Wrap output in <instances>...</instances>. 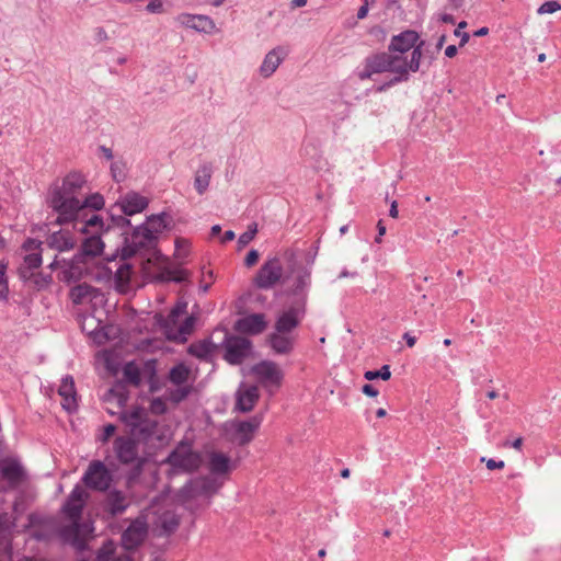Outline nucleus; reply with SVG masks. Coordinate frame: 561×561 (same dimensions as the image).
Listing matches in <instances>:
<instances>
[{
  "label": "nucleus",
  "mask_w": 561,
  "mask_h": 561,
  "mask_svg": "<svg viewBox=\"0 0 561 561\" xmlns=\"http://www.w3.org/2000/svg\"><path fill=\"white\" fill-rule=\"evenodd\" d=\"M85 185L87 180L79 172H70L64 179L51 184L47 204L57 214L58 224L81 220L82 191Z\"/></svg>",
  "instance_id": "1"
},
{
  "label": "nucleus",
  "mask_w": 561,
  "mask_h": 561,
  "mask_svg": "<svg viewBox=\"0 0 561 561\" xmlns=\"http://www.w3.org/2000/svg\"><path fill=\"white\" fill-rule=\"evenodd\" d=\"M127 399V392L123 387L110 389L104 397V402L113 405V408L106 407V411L112 415L118 414L119 420L130 428L133 435H139L146 438L151 434L156 424L148 419V413L144 408L133 407L129 410H123Z\"/></svg>",
  "instance_id": "2"
},
{
  "label": "nucleus",
  "mask_w": 561,
  "mask_h": 561,
  "mask_svg": "<svg viewBox=\"0 0 561 561\" xmlns=\"http://www.w3.org/2000/svg\"><path fill=\"white\" fill-rule=\"evenodd\" d=\"M73 229L84 237L81 244L83 256L94 257L103 252L104 243L101 236L104 232V222L99 215L91 213L89 218L77 220Z\"/></svg>",
  "instance_id": "3"
},
{
  "label": "nucleus",
  "mask_w": 561,
  "mask_h": 561,
  "mask_svg": "<svg viewBox=\"0 0 561 561\" xmlns=\"http://www.w3.org/2000/svg\"><path fill=\"white\" fill-rule=\"evenodd\" d=\"M187 302L179 301L163 322L167 337L173 341H184L193 332L195 318L186 316Z\"/></svg>",
  "instance_id": "4"
},
{
  "label": "nucleus",
  "mask_w": 561,
  "mask_h": 561,
  "mask_svg": "<svg viewBox=\"0 0 561 561\" xmlns=\"http://www.w3.org/2000/svg\"><path fill=\"white\" fill-rule=\"evenodd\" d=\"M421 58L422 44L416 46L409 55L388 53V72L396 75L388 85L408 80L409 72H416L420 69Z\"/></svg>",
  "instance_id": "5"
},
{
  "label": "nucleus",
  "mask_w": 561,
  "mask_h": 561,
  "mask_svg": "<svg viewBox=\"0 0 561 561\" xmlns=\"http://www.w3.org/2000/svg\"><path fill=\"white\" fill-rule=\"evenodd\" d=\"M88 499V491L81 485H76L62 506L64 514L71 523L70 531L73 536L79 533V522Z\"/></svg>",
  "instance_id": "6"
},
{
  "label": "nucleus",
  "mask_w": 561,
  "mask_h": 561,
  "mask_svg": "<svg viewBox=\"0 0 561 561\" xmlns=\"http://www.w3.org/2000/svg\"><path fill=\"white\" fill-rule=\"evenodd\" d=\"M307 295L304 294L282 311L275 322L278 333H289L299 325L306 314Z\"/></svg>",
  "instance_id": "7"
},
{
  "label": "nucleus",
  "mask_w": 561,
  "mask_h": 561,
  "mask_svg": "<svg viewBox=\"0 0 561 561\" xmlns=\"http://www.w3.org/2000/svg\"><path fill=\"white\" fill-rule=\"evenodd\" d=\"M167 462L175 469L191 472L201 467L202 457L190 444L180 443L169 455Z\"/></svg>",
  "instance_id": "8"
},
{
  "label": "nucleus",
  "mask_w": 561,
  "mask_h": 561,
  "mask_svg": "<svg viewBox=\"0 0 561 561\" xmlns=\"http://www.w3.org/2000/svg\"><path fill=\"white\" fill-rule=\"evenodd\" d=\"M284 275L282 261L274 256L267 259L253 278L254 285L260 289H271L278 285Z\"/></svg>",
  "instance_id": "9"
},
{
  "label": "nucleus",
  "mask_w": 561,
  "mask_h": 561,
  "mask_svg": "<svg viewBox=\"0 0 561 561\" xmlns=\"http://www.w3.org/2000/svg\"><path fill=\"white\" fill-rule=\"evenodd\" d=\"M112 480V472L101 460L91 461L82 477L84 485L96 491L107 490Z\"/></svg>",
  "instance_id": "10"
},
{
  "label": "nucleus",
  "mask_w": 561,
  "mask_h": 561,
  "mask_svg": "<svg viewBox=\"0 0 561 561\" xmlns=\"http://www.w3.org/2000/svg\"><path fill=\"white\" fill-rule=\"evenodd\" d=\"M260 383L271 393L277 390L283 381V371L276 363L263 360L252 368Z\"/></svg>",
  "instance_id": "11"
},
{
  "label": "nucleus",
  "mask_w": 561,
  "mask_h": 561,
  "mask_svg": "<svg viewBox=\"0 0 561 561\" xmlns=\"http://www.w3.org/2000/svg\"><path fill=\"white\" fill-rule=\"evenodd\" d=\"M113 449L116 458L125 465L135 463L140 467L142 459L139 456L138 444L135 439L126 436L115 438Z\"/></svg>",
  "instance_id": "12"
},
{
  "label": "nucleus",
  "mask_w": 561,
  "mask_h": 561,
  "mask_svg": "<svg viewBox=\"0 0 561 561\" xmlns=\"http://www.w3.org/2000/svg\"><path fill=\"white\" fill-rule=\"evenodd\" d=\"M23 250L25 255L20 274L23 278H30L42 264L41 242L30 239L23 244Z\"/></svg>",
  "instance_id": "13"
},
{
  "label": "nucleus",
  "mask_w": 561,
  "mask_h": 561,
  "mask_svg": "<svg viewBox=\"0 0 561 561\" xmlns=\"http://www.w3.org/2000/svg\"><path fill=\"white\" fill-rule=\"evenodd\" d=\"M225 358L230 364H241L250 354L251 342L242 336H228L225 342Z\"/></svg>",
  "instance_id": "14"
},
{
  "label": "nucleus",
  "mask_w": 561,
  "mask_h": 561,
  "mask_svg": "<svg viewBox=\"0 0 561 561\" xmlns=\"http://www.w3.org/2000/svg\"><path fill=\"white\" fill-rule=\"evenodd\" d=\"M156 238L150 233V230L144 228L142 225L137 227L131 236L126 239V245L123 249V259L134 255L141 249L152 247Z\"/></svg>",
  "instance_id": "15"
},
{
  "label": "nucleus",
  "mask_w": 561,
  "mask_h": 561,
  "mask_svg": "<svg viewBox=\"0 0 561 561\" xmlns=\"http://www.w3.org/2000/svg\"><path fill=\"white\" fill-rule=\"evenodd\" d=\"M422 44V47L424 46V41L420 39V35L417 32L412 30H407L398 35H394L391 38V43L389 46V50L392 53H399L408 55V53L419 45Z\"/></svg>",
  "instance_id": "16"
},
{
  "label": "nucleus",
  "mask_w": 561,
  "mask_h": 561,
  "mask_svg": "<svg viewBox=\"0 0 561 561\" xmlns=\"http://www.w3.org/2000/svg\"><path fill=\"white\" fill-rule=\"evenodd\" d=\"M388 53H380L368 56L363 65V68L358 70V78L360 80L370 79L374 75L388 72Z\"/></svg>",
  "instance_id": "17"
},
{
  "label": "nucleus",
  "mask_w": 561,
  "mask_h": 561,
  "mask_svg": "<svg viewBox=\"0 0 561 561\" xmlns=\"http://www.w3.org/2000/svg\"><path fill=\"white\" fill-rule=\"evenodd\" d=\"M116 206H118L126 216H133L147 208L148 199L139 193L131 191L121 196Z\"/></svg>",
  "instance_id": "18"
},
{
  "label": "nucleus",
  "mask_w": 561,
  "mask_h": 561,
  "mask_svg": "<svg viewBox=\"0 0 561 561\" xmlns=\"http://www.w3.org/2000/svg\"><path fill=\"white\" fill-rule=\"evenodd\" d=\"M147 535V525L144 520H134L122 536V543L125 549L131 550L139 546Z\"/></svg>",
  "instance_id": "19"
},
{
  "label": "nucleus",
  "mask_w": 561,
  "mask_h": 561,
  "mask_svg": "<svg viewBox=\"0 0 561 561\" xmlns=\"http://www.w3.org/2000/svg\"><path fill=\"white\" fill-rule=\"evenodd\" d=\"M176 22L182 26L208 34L213 33L216 27L214 21L206 15H193L183 13L178 15Z\"/></svg>",
  "instance_id": "20"
},
{
  "label": "nucleus",
  "mask_w": 561,
  "mask_h": 561,
  "mask_svg": "<svg viewBox=\"0 0 561 561\" xmlns=\"http://www.w3.org/2000/svg\"><path fill=\"white\" fill-rule=\"evenodd\" d=\"M262 423L261 416H253L249 421L238 422L234 424V440L239 445H245L250 443L257 428Z\"/></svg>",
  "instance_id": "21"
},
{
  "label": "nucleus",
  "mask_w": 561,
  "mask_h": 561,
  "mask_svg": "<svg viewBox=\"0 0 561 561\" xmlns=\"http://www.w3.org/2000/svg\"><path fill=\"white\" fill-rule=\"evenodd\" d=\"M267 327L265 316L263 313H252L241 318L236 323V329L239 332L248 334H259Z\"/></svg>",
  "instance_id": "22"
},
{
  "label": "nucleus",
  "mask_w": 561,
  "mask_h": 561,
  "mask_svg": "<svg viewBox=\"0 0 561 561\" xmlns=\"http://www.w3.org/2000/svg\"><path fill=\"white\" fill-rule=\"evenodd\" d=\"M70 297L73 304L82 305L92 301H102L103 295L102 293L87 284H80L73 287L70 291Z\"/></svg>",
  "instance_id": "23"
},
{
  "label": "nucleus",
  "mask_w": 561,
  "mask_h": 561,
  "mask_svg": "<svg viewBox=\"0 0 561 561\" xmlns=\"http://www.w3.org/2000/svg\"><path fill=\"white\" fill-rule=\"evenodd\" d=\"M58 394L62 399L61 405L64 409H66L67 411H73L77 409V391L73 378L71 376H66L65 378H62L58 389Z\"/></svg>",
  "instance_id": "24"
},
{
  "label": "nucleus",
  "mask_w": 561,
  "mask_h": 561,
  "mask_svg": "<svg viewBox=\"0 0 561 561\" xmlns=\"http://www.w3.org/2000/svg\"><path fill=\"white\" fill-rule=\"evenodd\" d=\"M287 55V50L284 47H276L272 50H270L265 57L264 60L260 67V73L263 78L271 77L280 62L284 60V58Z\"/></svg>",
  "instance_id": "25"
},
{
  "label": "nucleus",
  "mask_w": 561,
  "mask_h": 561,
  "mask_svg": "<svg viewBox=\"0 0 561 561\" xmlns=\"http://www.w3.org/2000/svg\"><path fill=\"white\" fill-rule=\"evenodd\" d=\"M1 476L11 486H16L24 480L25 471L19 461L9 459L2 463Z\"/></svg>",
  "instance_id": "26"
},
{
  "label": "nucleus",
  "mask_w": 561,
  "mask_h": 561,
  "mask_svg": "<svg viewBox=\"0 0 561 561\" xmlns=\"http://www.w3.org/2000/svg\"><path fill=\"white\" fill-rule=\"evenodd\" d=\"M128 505L129 501L122 491L113 490L108 492L105 507L111 515L115 516L124 513Z\"/></svg>",
  "instance_id": "27"
},
{
  "label": "nucleus",
  "mask_w": 561,
  "mask_h": 561,
  "mask_svg": "<svg viewBox=\"0 0 561 561\" xmlns=\"http://www.w3.org/2000/svg\"><path fill=\"white\" fill-rule=\"evenodd\" d=\"M47 243L51 249L68 251L75 247L76 241L68 231L60 230L50 234Z\"/></svg>",
  "instance_id": "28"
},
{
  "label": "nucleus",
  "mask_w": 561,
  "mask_h": 561,
  "mask_svg": "<svg viewBox=\"0 0 561 561\" xmlns=\"http://www.w3.org/2000/svg\"><path fill=\"white\" fill-rule=\"evenodd\" d=\"M211 174L213 168L208 163L202 164L197 169L194 178V187L199 195H203L207 191L210 183Z\"/></svg>",
  "instance_id": "29"
},
{
  "label": "nucleus",
  "mask_w": 561,
  "mask_h": 561,
  "mask_svg": "<svg viewBox=\"0 0 561 561\" xmlns=\"http://www.w3.org/2000/svg\"><path fill=\"white\" fill-rule=\"evenodd\" d=\"M259 400V389L255 386L245 388L239 392L238 407L242 412L251 411Z\"/></svg>",
  "instance_id": "30"
},
{
  "label": "nucleus",
  "mask_w": 561,
  "mask_h": 561,
  "mask_svg": "<svg viewBox=\"0 0 561 561\" xmlns=\"http://www.w3.org/2000/svg\"><path fill=\"white\" fill-rule=\"evenodd\" d=\"M208 467L213 473H227L230 470V458L222 453L213 451L209 454Z\"/></svg>",
  "instance_id": "31"
},
{
  "label": "nucleus",
  "mask_w": 561,
  "mask_h": 561,
  "mask_svg": "<svg viewBox=\"0 0 561 561\" xmlns=\"http://www.w3.org/2000/svg\"><path fill=\"white\" fill-rule=\"evenodd\" d=\"M82 213L80 216V219H87L91 216L89 215V209L91 210H99L104 206V198L101 194H91L89 196H85L82 193Z\"/></svg>",
  "instance_id": "32"
},
{
  "label": "nucleus",
  "mask_w": 561,
  "mask_h": 561,
  "mask_svg": "<svg viewBox=\"0 0 561 561\" xmlns=\"http://www.w3.org/2000/svg\"><path fill=\"white\" fill-rule=\"evenodd\" d=\"M284 334L276 331L270 336L271 346L278 354H287L293 348V339Z\"/></svg>",
  "instance_id": "33"
},
{
  "label": "nucleus",
  "mask_w": 561,
  "mask_h": 561,
  "mask_svg": "<svg viewBox=\"0 0 561 561\" xmlns=\"http://www.w3.org/2000/svg\"><path fill=\"white\" fill-rule=\"evenodd\" d=\"M195 490L202 494L205 495H213L215 494L221 486L220 483L217 482V480L213 478H202L194 482Z\"/></svg>",
  "instance_id": "34"
},
{
  "label": "nucleus",
  "mask_w": 561,
  "mask_h": 561,
  "mask_svg": "<svg viewBox=\"0 0 561 561\" xmlns=\"http://www.w3.org/2000/svg\"><path fill=\"white\" fill-rule=\"evenodd\" d=\"M133 274L131 265L127 262H123L115 272V279L117 286L124 290L127 288Z\"/></svg>",
  "instance_id": "35"
},
{
  "label": "nucleus",
  "mask_w": 561,
  "mask_h": 561,
  "mask_svg": "<svg viewBox=\"0 0 561 561\" xmlns=\"http://www.w3.org/2000/svg\"><path fill=\"white\" fill-rule=\"evenodd\" d=\"M144 228L150 230V233L157 238V234L162 232V230L167 227L165 216L157 215L148 218L146 224L142 225Z\"/></svg>",
  "instance_id": "36"
},
{
  "label": "nucleus",
  "mask_w": 561,
  "mask_h": 561,
  "mask_svg": "<svg viewBox=\"0 0 561 561\" xmlns=\"http://www.w3.org/2000/svg\"><path fill=\"white\" fill-rule=\"evenodd\" d=\"M190 354L201 359H206L213 352V346L207 341L193 343L188 348Z\"/></svg>",
  "instance_id": "37"
},
{
  "label": "nucleus",
  "mask_w": 561,
  "mask_h": 561,
  "mask_svg": "<svg viewBox=\"0 0 561 561\" xmlns=\"http://www.w3.org/2000/svg\"><path fill=\"white\" fill-rule=\"evenodd\" d=\"M158 523L167 533H172L179 526V518L173 512L167 511L159 517Z\"/></svg>",
  "instance_id": "38"
},
{
  "label": "nucleus",
  "mask_w": 561,
  "mask_h": 561,
  "mask_svg": "<svg viewBox=\"0 0 561 561\" xmlns=\"http://www.w3.org/2000/svg\"><path fill=\"white\" fill-rule=\"evenodd\" d=\"M190 375V370L183 364L176 365L170 371V380L176 386H181L186 382Z\"/></svg>",
  "instance_id": "39"
},
{
  "label": "nucleus",
  "mask_w": 561,
  "mask_h": 561,
  "mask_svg": "<svg viewBox=\"0 0 561 561\" xmlns=\"http://www.w3.org/2000/svg\"><path fill=\"white\" fill-rule=\"evenodd\" d=\"M311 276L308 271H300L295 277L293 293L299 295L310 285Z\"/></svg>",
  "instance_id": "40"
},
{
  "label": "nucleus",
  "mask_w": 561,
  "mask_h": 561,
  "mask_svg": "<svg viewBox=\"0 0 561 561\" xmlns=\"http://www.w3.org/2000/svg\"><path fill=\"white\" fill-rule=\"evenodd\" d=\"M124 377L125 379L134 385L138 386L140 383V370L134 363H127L124 367Z\"/></svg>",
  "instance_id": "41"
},
{
  "label": "nucleus",
  "mask_w": 561,
  "mask_h": 561,
  "mask_svg": "<svg viewBox=\"0 0 561 561\" xmlns=\"http://www.w3.org/2000/svg\"><path fill=\"white\" fill-rule=\"evenodd\" d=\"M111 173H112L113 179L116 182L124 181L126 179V175H127L126 163L124 161H122V160L114 161L111 164Z\"/></svg>",
  "instance_id": "42"
},
{
  "label": "nucleus",
  "mask_w": 561,
  "mask_h": 561,
  "mask_svg": "<svg viewBox=\"0 0 561 561\" xmlns=\"http://www.w3.org/2000/svg\"><path fill=\"white\" fill-rule=\"evenodd\" d=\"M165 275L168 279L181 283L188 279L190 273L184 268H167Z\"/></svg>",
  "instance_id": "43"
},
{
  "label": "nucleus",
  "mask_w": 561,
  "mask_h": 561,
  "mask_svg": "<svg viewBox=\"0 0 561 561\" xmlns=\"http://www.w3.org/2000/svg\"><path fill=\"white\" fill-rule=\"evenodd\" d=\"M256 233H257V226H256V224L250 225L248 227V230L245 232H243L239 237L238 244L240 247H245L247 244H249L254 239Z\"/></svg>",
  "instance_id": "44"
},
{
  "label": "nucleus",
  "mask_w": 561,
  "mask_h": 561,
  "mask_svg": "<svg viewBox=\"0 0 561 561\" xmlns=\"http://www.w3.org/2000/svg\"><path fill=\"white\" fill-rule=\"evenodd\" d=\"M561 10V4L559 1L557 0H551V1H547L545 3H542L538 10H537V13L542 15V14H551V13H554V12H558Z\"/></svg>",
  "instance_id": "45"
},
{
  "label": "nucleus",
  "mask_w": 561,
  "mask_h": 561,
  "mask_svg": "<svg viewBox=\"0 0 561 561\" xmlns=\"http://www.w3.org/2000/svg\"><path fill=\"white\" fill-rule=\"evenodd\" d=\"M13 526V522L9 514L0 515V539L4 537V533L9 531Z\"/></svg>",
  "instance_id": "46"
},
{
  "label": "nucleus",
  "mask_w": 561,
  "mask_h": 561,
  "mask_svg": "<svg viewBox=\"0 0 561 561\" xmlns=\"http://www.w3.org/2000/svg\"><path fill=\"white\" fill-rule=\"evenodd\" d=\"M175 253L179 259H183L187 254L188 242L186 240H176L175 241Z\"/></svg>",
  "instance_id": "47"
},
{
  "label": "nucleus",
  "mask_w": 561,
  "mask_h": 561,
  "mask_svg": "<svg viewBox=\"0 0 561 561\" xmlns=\"http://www.w3.org/2000/svg\"><path fill=\"white\" fill-rule=\"evenodd\" d=\"M467 26V23L465 21L460 22L458 24V27L455 30L454 34L458 37H460V46H463L465 44L468 43L470 36L468 33L466 32H461L460 30L466 27Z\"/></svg>",
  "instance_id": "48"
},
{
  "label": "nucleus",
  "mask_w": 561,
  "mask_h": 561,
  "mask_svg": "<svg viewBox=\"0 0 561 561\" xmlns=\"http://www.w3.org/2000/svg\"><path fill=\"white\" fill-rule=\"evenodd\" d=\"M481 461L485 462L486 468L489 470H495V469L501 470L505 467V462L503 460L486 459L485 457H482Z\"/></svg>",
  "instance_id": "49"
},
{
  "label": "nucleus",
  "mask_w": 561,
  "mask_h": 561,
  "mask_svg": "<svg viewBox=\"0 0 561 561\" xmlns=\"http://www.w3.org/2000/svg\"><path fill=\"white\" fill-rule=\"evenodd\" d=\"M259 259H260V253L253 249L247 254V256L244 259V265L247 267H252L257 263Z\"/></svg>",
  "instance_id": "50"
},
{
  "label": "nucleus",
  "mask_w": 561,
  "mask_h": 561,
  "mask_svg": "<svg viewBox=\"0 0 561 561\" xmlns=\"http://www.w3.org/2000/svg\"><path fill=\"white\" fill-rule=\"evenodd\" d=\"M167 410V404L163 400L161 399H154L152 400L151 402V411L156 414H161L163 412H165Z\"/></svg>",
  "instance_id": "51"
},
{
  "label": "nucleus",
  "mask_w": 561,
  "mask_h": 561,
  "mask_svg": "<svg viewBox=\"0 0 561 561\" xmlns=\"http://www.w3.org/2000/svg\"><path fill=\"white\" fill-rule=\"evenodd\" d=\"M116 427L113 424H107L103 428L102 437L100 438L102 443L108 442V439L115 434Z\"/></svg>",
  "instance_id": "52"
},
{
  "label": "nucleus",
  "mask_w": 561,
  "mask_h": 561,
  "mask_svg": "<svg viewBox=\"0 0 561 561\" xmlns=\"http://www.w3.org/2000/svg\"><path fill=\"white\" fill-rule=\"evenodd\" d=\"M162 1L161 0H152L147 4V11L151 13H157L162 11Z\"/></svg>",
  "instance_id": "53"
},
{
  "label": "nucleus",
  "mask_w": 561,
  "mask_h": 561,
  "mask_svg": "<svg viewBox=\"0 0 561 561\" xmlns=\"http://www.w3.org/2000/svg\"><path fill=\"white\" fill-rule=\"evenodd\" d=\"M9 293V285L5 277H0V298L5 299Z\"/></svg>",
  "instance_id": "54"
},
{
  "label": "nucleus",
  "mask_w": 561,
  "mask_h": 561,
  "mask_svg": "<svg viewBox=\"0 0 561 561\" xmlns=\"http://www.w3.org/2000/svg\"><path fill=\"white\" fill-rule=\"evenodd\" d=\"M362 391L368 397H377L379 393V391L373 385L369 383L364 385Z\"/></svg>",
  "instance_id": "55"
},
{
  "label": "nucleus",
  "mask_w": 561,
  "mask_h": 561,
  "mask_svg": "<svg viewBox=\"0 0 561 561\" xmlns=\"http://www.w3.org/2000/svg\"><path fill=\"white\" fill-rule=\"evenodd\" d=\"M377 229H378V236L375 238V242L376 243H381L382 241V236H385L386 233V227L382 222V220H379L378 224H377Z\"/></svg>",
  "instance_id": "56"
},
{
  "label": "nucleus",
  "mask_w": 561,
  "mask_h": 561,
  "mask_svg": "<svg viewBox=\"0 0 561 561\" xmlns=\"http://www.w3.org/2000/svg\"><path fill=\"white\" fill-rule=\"evenodd\" d=\"M379 374H380V378L382 380H388L390 379L391 377V371H390V366L389 365H383L379 370Z\"/></svg>",
  "instance_id": "57"
},
{
  "label": "nucleus",
  "mask_w": 561,
  "mask_h": 561,
  "mask_svg": "<svg viewBox=\"0 0 561 561\" xmlns=\"http://www.w3.org/2000/svg\"><path fill=\"white\" fill-rule=\"evenodd\" d=\"M364 377L366 380L370 381L380 378V374L378 370H367L365 371Z\"/></svg>",
  "instance_id": "58"
},
{
  "label": "nucleus",
  "mask_w": 561,
  "mask_h": 561,
  "mask_svg": "<svg viewBox=\"0 0 561 561\" xmlns=\"http://www.w3.org/2000/svg\"><path fill=\"white\" fill-rule=\"evenodd\" d=\"M368 14V3H364L357 11V18L359 20H363L367 16Z\"/></svg>",
  "instance_id": "59"
},
{
  "label": "nucleus",
  "mask_w": 561,
  "mask_h": 561,
  "mask_svg": "<svg viewBox=\"0 0 561 561\" xmlns=\"http://www.w3.org/2000/svg\"><path fill=\"white\" fill-rule=\"evenodd\" d=\"M403 339L405 340L407 345H408L409 347H413V346L415 345V343H416V337H415V336H413V335H411V334H410V333H408V332L403 334Z\"/></svg>",
  "instance_id": "60"
},
{
  "label": "nucleus",
  "mask_w": 561,
  "mask_h": 561,
  "mask_svg": "<svg viewBox=\"0 0 561 561\" xmlns=\"http://www.w3.org/2000/svg\"><path fill=\"white\" fill-rule=\"evenodd\" d=\"M445 55L448 58L455 57L457 55V47L455 45L447 46L446 49H445Z\"/></svg>",
  "instance_id": "61"
},
{
  "label": "nucleus",
  "mask_w": 561,
  "mask_h": 561,
  "mask_svg": "<svg viewBox=\"0 0 561 561\" xmlns=\"http://www.w3.org/2000/svg\"><path fill=\"white\" fill-rule=\"evenodd\" d=\"M389 216L392 217V218H398V216H399L398 204H397L396 201H393L391 203V207H390V210H389Z\"/></svg>",
  "instance_id": "62"
},
{
  "label": "nucleus",
  "mask_w": 561,
  "mask_h": 561,
  "mask_svg": "<svg viewBox=\"0 0 561 561\" xmlns=\"http://www.w3.org/2000/svg\"><path fill=\"white\" fill-rule=\"evenodd\" d=\"M234 239V232L231 230H227L222 237L221 242H228Z\"/></svg>",
  "instance_id": "63"
},
{
  "label": "nucleus",
  "mask_w": 561,
  "mask_h": 561,
  "mask_svg": "<svg viewBox=\"0 0 561 561\" xmlns=\"http://www.w3.org/2000/svg\"><path fill=\"white\" fill-rule=\"evenodd\" d=\"M440 21L444 22V23H450V24L455 23V19L450 14H442L440 15Z\"/></svg>",
  "instance_id": "64"
}]
</instances>
